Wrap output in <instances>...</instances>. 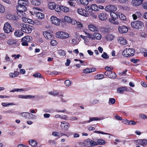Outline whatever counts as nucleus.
Returning a JSON list of instances; mask_svg holds the SVG:
<instances>
[{
	"instance_id": "obj_38",
	"label": "nucleus",
	"mask_w": 147,
	"mask_h": 147,
	"mask_svg": "<svg viewBox=\"0 0 147 147\" xmlns=\"http://www.w3.org/2000/svg\"><path fill=\"white\" fill-rule=\"evenodd\" d=\"M14 34L16 36L20 37L22 36L24 34L21 32L19 31H18L17 30L14 32Z\"/></svg>"
},
{
	"instance_id": "obj_7",
	"label": "nucleus",
	"mask_w": 147,
	"mask_h": 147,
	"mask_svg": "<svg viewBox=\"0 0 147 147\" xmlns=\"http://www.w3.org/2000/svg\"><path fill=\"white\" fill-rule=\"evenodd\" d=\"M3 30L5 32L7 33L12 32V27L10 24L8 22L5 23L4 25Z\"/></svg>"
},
{
	"instance_id": "obj_29",
	"label": "nucleus",
	"mask_w": 147,
	"mask_h": 147,
	"mask_svg": "<svg viewBox=\"0 0 147 147\" xmlns=\"http://www.w3.org/2000/svg\"><path fill=\"white\" fill-rule=\"evenodd\" d=\"M88 27L89 29L92 31L94 32L98 31L97 28L93 24H89L88 26Z\"/></svg>"
},
{
	"instance_id": "obj_34",
	"label": "nucleus",
	"mask_w": 147,
	"mask_h": 147,
	"mask_svg": "<svg viewBox=\"0 0 147 147\" xmlns=\"http://www.w3.org/2000/svg\"><path fill=\"white\" fill-rule=\"evenodd\" d=\"M48 94L55 96L59 94V92L57 91L53 90V91L48 92Z\"/></svg>"
},
{
	"instance_id": "obj_24",
	"label": "nucleus",
	"mask_w": 147,
	"mask_h": 147,
	"mask_svg": "<svg viewBox=\"0 0 147 147\" xmlns=\"http://www.w3.org/2000/svg\"><path fill=\"white\" fill-rule=\"evenodd\" d=\"M6 18L11 20H15L18 19V18L14 15L8 14L6 16Z\"/></svg>"
},
{
	"instance_id": "obj_33",
	"label": "nucleus",
	"mask_w": 147,
	"mask_h": 147,
	"mask_svg": "<svg viewBox=\"0 0 147 147\" xmlns=\"http://www.w3.org/2000/svg\"><path fill=\"white\" fill-rule=\"evenodd\" d=\"M2 106L4 107H8L10 105H15L13 102H2L1 103Z\"/></svg>"
},
{
	"instance_id": "obj_31",
	"label": "nucleus",
	"mask_w": 147,
	"mask_h": 147,
	"mask_svg": "<svg viewBox=\"0 0 147 147\" xmlns=\"http://www.w3.org/2000/svg\"><path fill=\"white\" fill-rule=\"evenodd\" d=\"M127 88L125 87H122L118 88L117 90V92L120 94H122L125 91L127 90Z\"/></svg>"
},
{
	"instance_id": "obj_6",
	"label": "nucleus",
	"mask_w": 147,
	"mask_h": 147,
	"mask_svg": "<svg viewBox=\"0 0 147 147\" xmlns=\"http://www.w3.org/2000/svg\"><path fill=\"white\" fill-rule=\"evenodd\" d=\"M56 37L60 38L66 39L69 37L68 33L65 32L59 31L56 33Z\"/></svg>"
},
{
	"instance_id": "obj_21",
	"label": "nucleus",
	"mask_w": 147,
	"mask_h": 147,
	"mask_svg": "<svg viewBox=\"0 0 147 147\" xmlns=\"http://www.w3.org/2000/svg\"><path fill=\"white\" fill-rule=\"evenodd\" d=\"M110 14L111 20V21H110V22H113L117 18V13L116 14L113 11H110Z\"/></svg>"
},
{
	"instance_id": "obj_12",
	"label": "nucleus",
	"mask_w": 147,
	"mask_h": 147,
	"mask_svg": "<svg viewBox=\"0 0 147 147\" xmlns=\"http://www.w3.org/2000/svg\"><path fill=\"white\" fill-rule=\"evenodd\" d=\"M128 30L127 27L125 26H119L118 28V31L119 33L124 34L127 33Z\"/></svg>"
},
{
	"instance_id": "obj_43",
	"label": "nucleus",
	"mask_w": 147,
	"mask_h": 147,
	"mask_svg": "<svg viewBox=\"0 0 147 147\" xmlns=\"http://www.w3.org/2000/svg\"><path fill=\"white\" fill-rule=\"evenodd\" d=\"M91 10H93L95 11H99L98 6L95 4H92L91 6Z\"/></svg>"
},
{
	"instance_id": "obj_60",
	"label": "nucleus",
	"mask_w": 147,
	"mask_h": 147,
	"mask_svg": "<svg viewBox=\"0 0 147 147\" xmlns=\"http://www.w3.org/2000/svg\"><path fill=\"white\" fill-rule=\"evenodd\" d=\"M95 133H96L98 134H102L109 135V134L107 133H105L103 131H94Z\"/></svg>"
},
{
	"instance_id": "obj_32",
	"label": "nucleus",
	"mask_w": 147,
	"mask_h": 147,
	"mask_svg": "<svg viewBox=\"0 0 147 147\" xmlns=\"http://www.w3.org/2000/svg\"><path fill=\"white\" fill-rule=\"evenodd\" d=\"M94 40L96 38L97 40H100L102 38L101 34L98 32H94L93 34Z\"/></svg>"
},
{
	"instance_id": "obj_36",
	"label": "nucleus",
	"mask_w": 147,
	"mask_h": 147,
	"mask_svg": "<svg viewBox=\"0 0 147 147\" xmlns=\"http://www.w3.org/2000/svg\"><path fill=\"white\" fill-rule=\"evenodd\" d=\"M117 15L119 18L121 20L123 21H125L126 20V18L125 16L122 13H117Z\"/></svg>"
},
{
	"instance_id": "obj_20",
	"label": "nucleus",
	"mask_w": 147,
	"mask_h": 147,
	"mask_svg": "<svg viewBox=\"0 0 147 147\" xmlns=\"http://www.w3.org/2000/svg\"><path fill=\"white\" fill-rule=\"evenodd\" d=\"M89 120L84 122V123L85 122V123H89L93 121H97L102 120L104 118L103 117H102L101 118H99L97 117H92L89 118Z\"/></svg>"
},
{
	"instance_id": "obj_56",
	"label": "nucleus",
	"mask_w": 147,
	"mask_h": 147,
	"mask_svg": "<svg viewBox=\"0 0 147 147\" xmlns=\"http://www.w3.org/2000/svg\"><path fill=\"white\" fill-rule=\"evenodd\" d=\"M64 19L65 21L69 23H70L71 20L69 17L67 16H65L64 17Z\"/></svg>"
},
{
	"instance_id": "obj_55",
	"label": "nucleus",
	"mask_w": 147,
	"mask_h": 147,
	"mask_svg": "<svg viewBox=\"0 0 147 147\" xmlns=\"http://www.w3.org/2000/svg\"><path fill=\"white\" fill-rule=\"evenodd\" d=\"M22 116L25 118L26 119H28V112H23L21 114Z\"/></svg>"
},
{
	"instance_id": "obj_18",
	"label": "nucleus",
	"mask_w": 147,
	"mask_h": 147,
	"mask_svg": "<svg viewBox=\"0 0 147 147\" xmlns=\"http://www.w3.org/2000/svg\"><path fill=\"white\" fill-rule=\"evenodd\" d=\"M59 5H57L54 2H50L48 4V7L49 9L51 10L54 9L56 11V9H57Z\"/></svg>"
},
{
	"instance_id": "obj_3",
	"label": "nucleus",
	"mask_w": 147,
	"mask_h": 147,
	"mask_svg": "<svg viewBox=\"0 0 147 147\" xmlns=\"http://www.w3.org/2000/svg\"><path fill=\"white\" fill-rule=\"evenodd\" d=\"M42 10L38 7H34L33 9L34 11L36 18H37L42 19L44 18V15L42 13L39 12V11H42Z\"/></svg>"
},
{
	"instance_id": "obj_45",
	"label": "nucleus",
	"mask_w": 147,
	"mask_h": 147,
	"mask_svg": "<svg viewBox=\"0 0 147 147\" xmlns=\"http://www.w3.org/2000/svg\"><path fill=\"white\" fill-rule=\"evenodd\" d=\"M114 38V35L111 34H109L106 36V39L108 40L111 41L113 40Z\"/></svg>"
},
{
	"instance_id": "obj_64",
	"label": "nucleus",
	"mask_w": 147,
	"mask_h": 147,
	"mask_svg": "<svg viewBox=\"0 0 147 147\" xmlns=\"http://www.w3.org/2000/svg\"><path fill=\"white\" fill-rule=\"evenodd\" d=\"M143 9L147 10V1L144 2L142 5Z\"/></svg>"
},
{
	"instance_id": "obj_48",
	"label": "nucleus",
	"mask_w": 147,
	"mask_h": 147,
	"mask_svg": "<svg viewBox=\"0 0 147 147\" xmlns=\"http://www.w3.org/2000/svg\"><path fill=\"white\" fill-rule=\"evenodd\" d=\"M97 143V144L103 145L105 144V142L104 140L100 139L98 140Z\"/></svg>"
},
{
	"instance_id": "obj_15",
	"label": "nucleus",
	"mask_w": 147,
	"mask_h": 147,
	"mask_svg": "<svg viewBox=\"0 0 147 147\" xmlns=\"http://www.w3.org/2000/svg\"><path fill=\"white\" fill-rule=\"evenodd\" d=\"M107 11H116L117 9V7L114 5H108L105 8Z\"/></svg>"
},
{
	"instance_id": "obj_19",
	"label": "nucleus",
	"mask_w": 147,
	"mask_h": 147,
	"mask_svg": "<svg viewBox=\"0 0 147 147\" xmlns=\"http://www.w3.org/2000/svg\"><path fill=\"white\" fill-rule=\"evenodd\" d=\"M118 41L120 44L124 45L127 43V40L122 37H119L118 39Z\"/></svg>"
},
{
	"instance_id": "obj_50",
	"label": "nucleus",
	"mask_w": 147,
	"mask_h": 147,
	"mask_svg": "<svg viewBox=\"0 0 147 147\" xmlns=\"http://www.w3.org/2000/svg\"><path fill=\"white\" fill-rule=\"evenodd\" d=\"M52 135L55 137H57L58 138H59L60 137L59 133L57 131H54L52 133Z\"/></svg>"
},
{
	"instance_id": "obj_44",
	"label": "nucleus",
	"mask_w": 147,
	"mask_h": 147,
	"mask_svg": "<svg viewBox=\"0 0 147 147\" xmlns=\"http://www.w3.org/2000/svg\"><path fill=\"white\" fill-rule=\"evenodd\" d=\"M36 118V116L30 113H28V119H33Z\"/></svg>"
},
{
	"instance_id": "obj_2",
	"label": "nucleus",
	"mask_w": 147,
	"mask_h": 147,
	"mask_svg": "<svg viewBox=\"0 0 147 147\" xmlns=\"http://www.w3.org/2000/svg\"><path fill=\"white\" fill-rule=\"evenodd\" d=\"M131 27L134 29H138L142 28L144 26L143 22L140 21H134L131 24Z\"/></svg>"
},
{
	"instance_id": "obj_53",
	"label": "nucleus",
	"mask_w": 147,
	"mask_h": 147,
	"mask_svg": "<svg viewBox=\"0 0 147 147\" xmlns=\"http://www.w3.org/2000/svg\"><path fill=\"white\" fill-rule=\"evenodd\" d=\"M58 53L60 55L64 56L65 55V51L62 50H60L58 51Z\"/></svg>"
},
{
	"instance_id": "obj_35",
	"label": "nucleus",
	"mask_w": 147,
	"mask_h": 147,
	"mask_svg": "<svg viewBox=\"0 0 147 147\" xmlns=\"http://www.w3.org/2000/svg\"><path fill=\"white\" fill-rule=\"evenodd\" d=\"M18 15L20 17L22 18L23 16H26V14L25 11H17V12Z\"/></svg>"
},
{
	"instance_id": "obj_58",
	"label": "nucleus",
	"mask_w": 147,
	"mask_h": 147,
	"mask_svg": "<svg viewBox=\"0 0 147 147\" xmlns=\"http://www.w3.org/2000/svg\"><path fill=\"white\" fill-rule=\"evenodd\" d=\"M65 85L67 86H69L71 85V82L69 80H67L65 81Z\"/></svg>"
},
{
	"instance_id": "obj_26",
	"label": "nucleus",
	"mask_w": 147,
	"mask_h": 147,
	"mask_svg": "<svg viewBox=\"0 0 147 147\" xmlns=\"http://www.w3.org/2000/svg\"><path fill=\"white\" fill-rule=\"evenodd\" d=\"M19 5H21L22 6H26L28 4V0H19L18 1Z\"/></svg>"
},
{
	"instance_id": "obj_13",
	"label": "nucleus",
	"mask_w": 147,
	"mask_h": 147,
	"mask_svg": "<svg viewBox=\"0 0 147 147\" xmlns=\"http://www.w3.org/2000/svg\"><path fill=\"white\" fill-rule=\"evenodd\" d=\"M61 10L63 12H67L69 11V9L68 7L62 5H59L57 9H56V11L57 12H60Z\"/></svg>"
},
{
	"instance_id": "obj_9",
	"label": "nucleus",
	"mask_w": 147,
	"mask_h": 147,
	"mask_svg": "<svg viewBox=\"0 0 147 147\" xmlns=\"http://www.w3.org/2000/svg\"><path fill=\"white\" fill-rule=\"evenodd\" d=\"M31 38L28 36H26L21 39L22 42V44L23 46H27L28 45V42L30 41Z\"/></svg>"
},
{
	"instance_id": "obj_11",
	"label": "nucleus",
	"mask_w": 147,
	"mask_h": 147,
	"mask_svg": "<svg viewBox=\"0 0 147 147\" xmlns=\"http://www.w3.org/2000/svg\"><path fill=\"white\" fill-rule=\"evenodd\" d=\"M50 20L52 23L55 25L57 26L60 25V21L59 19L55 16H52L50 19Z\"/></svg>"
},
{
	"instance_id": "obj_30",
	"label": "nucleus",
	"mask_w": 147,
	"mask_h": 147,
	"mask_svg": "<svg viewBox=\"0 0 147 147\" xmlns=\"http://www.w3.org/2000/svg\"><path fill=\"white\" fill-rule=\"evenodd\" d=\"M26 16H23L22 18V19L24 22H27L28 23L32 24V20L31 19H28L26 17Z\"/></svg>"
},
{
	"instance_id": "obj_25",
	"label": "nucleus",
	"mask_w": 147,
	"mask_h": 147,
	"mask_svg": "<svg viewBox=\"0 0 147 147\" xmlns=\"http://www.w3.org/2000/svg\"><path fill=\"white\" fill-rule=\"evenodd\" d=\"M142 14L140 11H136L134 14L132 15V16L134 20H136L137 18H139L141 17Z\"/></svg>"
},
{
	"instance_id": "obj_42",
	"label": "nucleus",
	"mask_w": 147,
	"mask_h": 147,
	"mask_svg": "<svg viewBox=\"0 0 147 147\" xmlns=\"http://www.w3.org/2000/svg\"><path fill=\"white\" fill-rule=\"evenodd\" d=\"M19 74V72L17 71H14L13 73H10L9 76L11 78H14L17 76Z\"/></svg>"
},
{
	"instance_id": "obj_5",
	"label": "nucleus",
	"mask_w": 147,
	"mask_h": 147,
	"mask_svg": "<svg viewBox=\"0 0 147 147\" xmlns=\"http://www.w3.org/2000/svg\"><path fill=\"white\" fill-rule=\"evenodd\" d=\"M84 146L87 147H90L97 145V144L96 142L93 141L90 139H86L83 143Z\"/></svg>"
},
{
	"instance_id": "obj_4",
	"label": "nucleus",
	"mask_w": 147,
	"mask_h": 147,
	"mask_svg": "<svg viewBox=\"0 0 147 147\" xmlns=\"http://www.w3.org/2000/svg\"><path fill=\"white\" fill-rule=\"evenodd\" d=\"M134 49L130 48H126L122 52V54L125 57L133 56L135 53Z\"/></svg>"
},
{
	"instance_id": "obj_61",
	"label": "nucleus",
	"mask_w": 147,
	"mask_h": 147,
	"mask_svg": "<svg viewBox=\"0 0 147 147\" xmlns=\"http://www.w3.org/2000/svg\"><path fill=\"white\" fill-rule=\"evenodd\" d=\"M85 8L86 11H87L88 13H90L92 11L91 6H86L85 7Z\"/></svg>"
},
{
	"instance_id": "obj_28",
	"label": "nucleus",
	"mask_w": 147,
	"mask_h": 147,
	"mask_svg": "<svg viewBox=\"0 0 147 147\" xmlns=\"http://www.w3.org/2000/svg\"><path fill=\"white\" fill-rule=\"evenodd\" d=\"M18 97L19 98L26 99L28 98H33L34 97V96L30 95H20L18 96Z\"/></svg>"
},
{
	"instance_id": "obj_52",
	"label": "nucleus",
	"mask_w": 147,
	"mask_h": 147,
	"mask_svg": "<svg viewBox=\"0 0 147 147\" xmlns=\"http://www.w3.org/2000/svg\"><path fill=\"white\" fill-rule=\"evenodd\" d=\"M101 57L105 59H107L109 58V55L105 52H104L102 54Z\"/></svg>"
},
{
	"instance_id": "obj_62",
	"label": "nucleus",
	"mask_w": 147,
	"mask_h": 147,
	"mask_svg": "<svg viewBox=\"0 0 147 147\" xmlns=\"http://www.w3.org/2000/svg\"><path fill=\"white\" fill-rule=\"evenodd\" d=\"M5 11L4 7L0 4V12L1 13H3Z\"/></svg>"
},
{
	"instance_id": "obj_14",
	"label": "nucleus",
	"mask_w": 147,
	"mask_h": 147,
	"mask_svg": "<svg viewBox=\"0 0 147 147\" xmlns=\"http://www.w3.org/2000/svg\"><path fill=\"white\" fill-rule=\"evenodd\" d=\"M104 74L106 76H107L110 78L115 79L116 77V74L114 72L111 71L109 72L105 71L104 73Z\"/></svg>"
},
{
	"instance_id": "obj_49",
	"label": "nucleus",
	"mask_w": 147,
	"mask_h": 147,
	"mask_svg": "<svg viewBox=\"0 0 147 147\" xmlns=\"http://www.w3.org/2000/svg\"><path fill=\"white\" fill-rule=\"evenodd\" d=\"M115 102V100L113 98H109V105L114 104Z\"/></svg>"
},
{
	"instance_id": "obj_54",
	"label": "nucleus",
	"mask_w": 147,
	"mask_h": 147,
	"mask_svg": "<svg viewBox=\"0 0 147 147\" xmlns=\"http://www.w3.org/2000/svg\"><path fill=\"white\" fill-rule=\"evenodd\" d=\"M127 123V125H135L136 124V122L133 121H131L128 120Z\"/></svg>"
},
{
	"instance_id": "obj_46",
	"label": "nucleus",
	"mask_w": 147,
	"mask_h": 147,
	"mask_svg": "<svg viewBox=\"0 0 147 147\" xmlns=\"http://www.w3.org/2000/svg\"><path fill=\"white\" fill-rule=\"evenodd\" d=\"M95 79L101 80L104 78V76L103 74H98L95 76L94 77Z\"/></svg>"
},
{
	"instance_id": "obj_63",
	"label": "nucleus",
	"mask_w": 147,
	"mask_h": 147,
	"mask_svg": "<svg viewBox=\"0 0 147 147\" xmlns=\"http://www.w3.org/2000/svg\"><path fill=\"white\" fill-rule=\"evenodd\" d=\"M50 44L52 46H55L57 44V43L56 40H52L51 41Z\"/></svg>"
},
{
	"instance_id": "obj_41",
	"label": "nucleus",
	"mask_w": 147,
	"mask_h": 147,
	"mask_svg": "<svg viewBox=\"0 0 147 147\" xmlns=\"http://www.w3.org/2000/svg\"><path fill=\"white\" fill-rule=\"evenodd\" d=\"M31 3L35 5H39L40 4V2L39 0H32Z\"/></svg>"
},
{
	"instance_id": "obj_27",
	"label": "nucleus",
	"mask_w": 147,
	"mask_h": 147,
	"mask_svg": "<svg viewBox=\"0 0 147 147\" xmlns=\"http://www.w3.org/2000/svg\"><path fill=\"white\" fill-rule=\"evenodd\" d=\"M43 35L45 38L48 39H50L53 36L50 33L47 31L44 32Z\"/></svg>"
},
{
	"instance_id": "obj_22",
	"label": "nucleus",
	"mask_w": 147,
	"mask_h": 147,
	"mask_svg": "<svg viewBox=\"0 0 147 147\" xmlns=\"http://www.w3.org/2000/svg\"><path fill=\"white\" fill-rule=\"evenodd\" d=\"M16 9L18 11H25L27 10V8L26 6L18 5L16 6Z\"/></svg>"
},
{
	"instance_id": "obj_16",
	"label": "nucleus",
	"mask_w": 147,
	"mask_h": 147,
	"mask_svg": "<svg viewBox=\"0 0 147 147\" xmlns=\"http://www.w3.org/2000/svg\"><path fill=\"white\" fill-rule=\"evenodd\" d=\"M137 144L142 146H145L147 144V140L145 139L138 140L136 141Z\"/></svg>"
},
{
	"instance_id": "obj_40",
	"label": "nucleus",
	"mask_w": 147,
	"mask_h": 147,
	"mask_svg": "<svg viewBox=\"0 0 147 147\" xmlns=\"http://www.w3.org/2000/svg\"><path fill=\"white\" fill-rule=\"evenodd\" d=\"M32 22L33 23L32 24H31L34 25L36 24L37 25L40 26L42 24V22L38 20H36L34 21L32 20Z\"/></svg>"
},
{
	"instance_id": "obj_10",
	"label": "nucleus",
	"mask_w": 147,
	"mask_h": 147,
	"mask_svg": "<svg viewBox=\"0 0 147 147\" xmlns=\"http://www.w3.org/2000/svg\"><path fill=\"white\" fill-rule=\"evenodd\" d=\"M70 125L69 123L65 121L61 122L60 127L61 129L64 130H67L69 128Z\"/></svg>"
},
{
	"instance_id": "obj_39",
	"label": "nucleus",
	"mask_w": 147,
	"mask_h": 147,
	"mask_svg": "<svg viewBox=\"0 0 147 147\" xmlns=\"http://www.w3.org/2000/svg\"><path fill=\"white\" fill-rule=\"evenodd\" d=\"M29 144L32 146H35L37 144V143L36 141L31 140L29 141Z\"/></svg>"
},
{
	"instance_id": "obj_23",
	"label": "nucleus",
	"mask_w": 147,
	"mask_h": 147,
	"mask_svg": "<svg viewBox=\"0 0 147 147\" xmlns=\"http://www.w3.org/2000/svg\"><path fill=\"white\" fill-rule=\"evenodd\" d=\"M108 15L105 13H101L98 15V17L99 19L102 20H106L107 18Z\"/></svg>"
},
{
	"instance_id": "obj_17",
	"label": "nucleus",
	"mask_w": 147,
	"mask_h": 147,
	"mask_svg": "<svg viewBox=\"0 0 147 147\" xmlns=\"http://www.w3.org/2000/svg\"><path fill=\"white\" fill-rule=\"evenodd\" d=\"M143 1V0H132L131 2V4L134 6L137 7L141 4Z\"/></svg>"
},
{
	"instance_id": "obj_1",
	"label": "nucleus",
	"mask_w": 147,
	"mask_h": 147,
	"mask_svg": "<svg viewBox=\"0 0 147 147\" xmlns=\"http://www.w3.org/2000/svg\"><path fill=\"white\" fill-rule=\"evenodd\" d=\"M21 30V31L26 33H31L32 30V26L24 23H22L20 24Z\"/></svg>"
},
{
	"instance_id": "obj_51",
	"label": "nucleus",
	"mask_w": 147,
	"mask_h": 147,
	"mask_svg": "<svg viewBox=\"0 0 147 147\" xmlns=\"http://www.w3.org/2000/svg\"><path fill=\"white\" fill-rule=\"evenodd\" d=\"M78 43L79 42L77 39H73L71 40V44L73 45H75L78 44Z\"/></svg>"
},
{
	"instance_id": "obj_37",
	"label": "nucleus",
	"mask_w": 147,
	"mask_h": 147,
	"mask_svg": "<svg viewBox=\"0 0 147 147\" xmlns=\"http://www.w3.org/2000/svg\"><path fill=\"white\" fill-rule=\"evenodd\" d=\"M7 43L8 45H12L16 44L15 40L12 39H11L8 40L7 41Z\"/></svg>"
},
{
	"instance_id": "obj_59",
	"label": "nucleus",
	"mask_w": 147,
	"mask_h": 147,
	"mask_svg": "<svg viewBox=\"0 0 147 147\" xmlns=\"http://www.w3.org/2000/svg\"><path fill=\"white\" fill-rule=\"evenodd\" d=\"M80 37L83 39L85 41L87 42H88L89 41V40L87 36H84L82 35H81Z\"/></svg>"
},
{
	"instance_id": "obj_8",
	"label": "nucleus",
	"mask_w": 147,
	"mask_h": 147,
	"mask_svg": "<svg viewBox=\"0 0 147 147\" xmlns=\"http://www.w3.org/2000/svg\"><path fill=\"white\" fill-rule=\"evenodd\" d=\"M77 12L79 14L85 17H88L89 15V13L83 8L78 9L77 10Z\"/></svg>"
},
{
	"instance_id": "obj_57",
	"label": "nucleus",
	"mask_w": 147,
	"mask_h": 147,
	"mask_svg": "<svg viewBox=\"0 0 147 147\" xmlns=\"http://www.w3.org/2000/svg\"><path fill=\"white\" fill-rule=\"evenodd\" d=\"M81 3L84 5H87L88 4L87 0H80Z\"/></svg>"
},
{
	"instance_id": "obj_47",
	"label": "nucleus",
	"mask_w": 147,
	"mask_h": 147,
	"mask_svg": "<svg viewBox=\"0 0 147 147\" xmlns=\"http://www.w3.org/2000/svg\"><path fill=\"white\" fill-rule=\"evenodd\" d=\"M59 96L60 98L61 99V101L62 102H66L67 100L65 97L62 94H60L59 95Z\"/></svg>"
}]
</instances>
